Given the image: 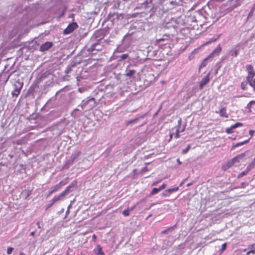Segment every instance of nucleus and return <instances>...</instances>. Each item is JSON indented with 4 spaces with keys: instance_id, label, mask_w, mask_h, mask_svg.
<instances>
[{
    "instance_id": "1",
    "label": "nucleus",
    "mask_w": 255,
    "mask_h": 255,
    "mask_svg": "<svg viewBox=\"0 0 255 255\" xmlns=\"http://www.w3.org/2000/svg\"><path fill=\"white\" fill-rule=\"evenodd\" d=\"M11 83L14 88L13 91L11 92V95L12 97H17L20 93L23 84L22 82L19 81L18 79L17 80H13L11 81Z\"/></svg>"
},
{
    "instance_id": "2",
    "label": "nucleus",
    "mask_w": 255,
    "mask_h": 255,
    "mask_svg": "<svg viewBox=\"0 0 255 255\" xmlns=\"http://www.w3.org/2000/svg\"><path fill=\"white\" fill-rule=\"evenodd\" d=\"M221 51V48L220 45H218L215 49L205 59H204L201 63L199 68H202L205 67L207 64V61L211 58L213 57L215 55H218Z\"/></svg>"
},
{
    "instance_id": "3",
    "label": "nucleus",
    "mask_w": 255,
    "mask_h": 255,
    "mask_svg": "<svg viewBox=\"0 0 255 255\" xmlns=\"http://www.w3.org/2000/svg\"><path fill=\"white\" fill-rule=\"evenodd\" d=\"M108 17L113 22H115L119 20L123 19L124 16L123 13L110 12L109 14Z\"/></svg>"
},
{
    "instance_id": "4",
    "label": "nucleus",
    "mask_w": 255,
    "mask_h": 255,
    "mask_svg": "<svg viewBox=\"0 0 255 255\" xmlns=\"http://www.w3.org/2000/svg\"><path fill=\"white\" fill-rule=\"evenodd\" d=\"M102 47V46L98 42H96L91 44L90 46L88 48V51L92 53V54H95V52H94L95 51L101 50Z\"/></svg>"
},
{
    "instance_id": "5",
    "label": "nucleus",
    "mask_w": 255,
    "mask_h": 255,
    "mask_svg": "<svg viewBox=\"0 0 255 255\" xmlns=\"http://www.w3.org/2000/svg\"><path fill=\"white\" fill-rule=\"evenodd\" d=\"M78 25L76 22H72L70 23L68 26L63 31L64 34H70L76 28H77Z\"/></svg>"
},
{
    "instance_id": "6",
    "label": "nucleus",
    "mask_w": 255,
    "mask_h": 255,
    "mask_svg": "<svg viewBox=\"0 0 255 255\" xmlns=\"http://www.w3.org/2000/svg\"><path fill=\"white\" fill-rule=\"evenodd\" d=\"M90 102H95V99L94 98H89L87 100H83L82 104L78 106V108L75 109V111H82L86 107L87 104Z\"/></svg>"
},
{
    "instance_id": "7",
    "label": "nucleus",
    "mask_w": 255,
    "mask_h": 255,
    "mask_svg": "<svg viewBox=\"0 0 255 255\" xmlns=\"http://www.w3.org/2000/svg\"><path fill=\"white\" fill-rule=\"evenodd\" d=\"M210 73L211 72H209L208 74L205 77H204L201 81L199 86L200 90H202L204 86L209 82V76Z\"/></svg>"
},
{
    "instance_id": "8",
    "label": "nucleus",
    "mask_w": 255,
    "mask_h": 255,
    "mask_svg": "<svg viewBox=\"0 0 255 255\" xmlns=\"http://www.w3.org/2000/svg\"><path fill=\"white\" fill-rule=\"evenodd\" d=\"M52 46V43L51 42H46L42 44L40 47V50L41 51H45L48 50Z\"/></svg>"
},
{
    "instance_id": "9",
    "label": "nucleus",
    "mask_w": 255,
    "mask_h": 255,
    "mask_svg": "<svg viewBox=\"0 0 255 255\" xmlns=\"http://www.w3.org/2000/svg\"><path fill=\"white\" fill-rule=\"evenodd\" d=\"M236 162L233 160V158L224 164L222 166V169L224 171H226L228 169L231 167Z\"/></svg>"
},
{
    "instance_id": "10",
    "label": "nucleus",
    "mask_w": 255,
    "mask_h": 255,
    "mask_svg": "<svg viewBox=\"0 0 255 255\" xmlns=\"http://www.w3.org/2000/svg\"><path fill=\"white\" fill-rule=\"evenodd\" d=\"M31 191L27 189H24L21 192V195L24 199L27 200L28 197L31 195Z\"/></svg>"
},
{
    "instance_id": "11",
    "label": "nucleus",
    "mask_w": 255,
    "mask_h": 255,
    "mask_svg": "<svg viewBox=\"0 0 255 255\" xmlns=\"http://www.w3.org/2000/svg\"><path fill=\"white\" fill-rule=\"evenodd\" d=\"M145 115H143L137 118H135L132 120L129 121L127 123V126H128L131 124H136L138 121H139L140 120L144 118Z\"/></svg>"
},
{
    "instance_id": "12",
    "label": "nucleus",
    "mask_w": 255,
    "mask_h": 255,
    "mask_svg": "<svg viewBox=\"0 0 255 255\" xmlns=\"http://www.w3.org/2000/svg\"><path fill=\"white\" fill-rule=\"evenodd\" d=\"M249 152V151H246L245 152L241 153L237 156L233 158V160L236 162H240L241 160L243 159L247 154Z\"/></svg>"
},
{
    "instance_id": "13",
    "label": "nucleus",
    "mask_w": 255,
    "mask_h": 255,
    "mask_svg": "<svg viewBox=\"0 0 255 255\" xmlns=\"http://www.w3.org/2000/svg\"><path fill=\"white\" fill-rule=\"evenodd\" d=\"M136 73V71L133 69H128V68L126 70L125 75L127 77H131L133 76Z\"/></svg>"
},
{
    "instance_id": "14",
    "label": "nucleus",
    "mask_w": 255,
    "mask_h": 255,
    "mask_svg": "<svg viewBox=\"0 0 255 255\" xmlns=\"http://www.w3.org/2000/svg\"><path fill=\"white\" fill-rule=\"evenodd\" d=\"M65 195L64 193L63 192L61 193L59 195L55 196L52 199L53 203H55L56 202L61 200Z\"/></svg>"
},
{
    "instance_id": "15",
    "label": "nucleus",
    "mask_w": 255,
    "mask_h": 255,
    "mask_svg": "<svg viewBox=\"0 0 255 255\" xmlns=\"http://www.w3.org/2000/svg\"><path fill=\"white\" fill-rule=\"evenodd\" d=\"M219 113L220 116L221 117H225V118H228V114L226 113V110L225 108H222L220 110V112H219Z\"/></svg>"
},
{
    "instance_id": "16",
    "label": "nucleus",
    "mask_w": 255,
    "mask_h": 255,
    "mask_svg": "<svg viewBox=\"0 0 255 255\" xmlns=\"http://www.w3.org/2000/svg\"><path fill=\"white\" fill-rule=\"evenodd\" d=\"M176 227V225H175L174 226H172V227H171L165 230H163V231L161 232V234H168L169 232H172L173 230H174V229H175Z\"/></svg>"
},
{
    "instance_id": "17",
    "label": "nucleus",
    "mask_w": 255,
    "mask_h": 255,
    "mask_svg": "<svg viewBox=\"0 0 255 255\" xmlns=\"http://www.w3.org/2000/svg\"><path fill=\"white\" fill-rule=\"evenodd\" d=\"M251 137H250L249 139H248V140H245L244 141H242V142H238L237 143H236V144H235V145H234L233 146V148H234L235 147H238V146H241L242 145H244L245 144H246L247 143H248L250 140Z\"/></svg>"
},
{
    "instance_id": "18",
    "label": "nucleus",
    "mask_w": 255,
    "mask_h": 255,
    "mask_svg": "<svg viewBox=\"0 0 255 255\" xmlns=\"http://www.w3.org/2000/svg\"><path fill=\"white\" fill-rule=\"evenodd\" d=\"M249 84V82H248V80H247V79L246 80V81H243L242 83H241V88L243 90H246L247 89V85Z\"/></svg>"
},
{
    "instance_id": "19",
    "label": "nucleus",
    "mask_w": 255,
    "mask_h": 255,
    "mask_svg": "<svg viewBox=\"0 0 255 255\" xmlns=\"http://www.w3.org/2000/svg\"><path fill=\"white\" fill-rule=\"evenodd\" d=\"M255 167V165L252 162L248 165L245 171H247V173H248L252 169H253Z\"/></svg>"
},
{
    "instance_id": "20",
    "label": "nucleus",
    "mask_w": 255,
    "mask_h": 255,
    "mask_svg": "<svg viewBox=\"0 0 255 255\" xmlns=\"http://www.w3.org/2000/svg\"><path fill=\"white\" fill-rule=\"evenodd\" d=\"M246 68H247V70L248 71V74H251V73H252L254 71V68H253V66L251 65H247Z\"/></svg>"
},
{
    "instance_id": "21",
    "label": "nucleus",
    "mask_w": 255,
    "mask_h": 255,
    "mask_svg": "<svg viewBox=\"0 0 255 255\" xmlns=\"http://www.w3.org/2000/svg\"><path fill=\"white\" fill-rule=\"evenodd\" d=\"M73 189H72L69 185L67 187L66 189L63 191V193L65 194V195H67L69 193L72 191Z\"/></svg>"
},
{
    "instance_id": "22",
    "label": "nucleus",
    "mask_w": 255,
    "mask_h": 255,
    "mask_svg": "<svg viewBox=\"0 0 255 255\" xmlns=\"http://www.w3.org/2000/svg\"><path fill=\"white\" fill-rule=\"evenodd\" d=\"M254 77H255V71L253 72L252 73H251L250 74H248V75L246 77L247 80H250V79H254Z\"/></svg>"
},
{
    "instance_id": "23",
    "label": "nucleus",
    "mask_w": 255,
    "mask_h": 255,
    "mask_svg": "<svg viewBox=\"0 0 255 255\" xmlns=\"http://www.w3.org/2000/svg\"><path fill=\"white\" fill-rule=\"evenodd\" d=\"M239 52V50L235 49L230 51V55L233 56H237Z\"/></svg>"
},
{
    "instance_id": "24",
    "label": "nucleus",
    "mask_w": 255,
    "mask_h": 255,
    "mask_svg": "<svg viewBox=\"0 0 255 255\" xmlns=\"http://www.w3.org/2000/svg\"><path fill=\"white\" fill-rule=\"evenodd\" d=\"M68 178L65 179L64 180H62L60 181L58 184L59 185L60 187L61 188L62 186L66 185L67 183Z\"/></svg>"
},
{
    "instance_id": "25",
    "label": "nucleus",
    "mask_w": 255,
    "mask_h": 255,
    "mask_svg": "<svg viewBox=\"0 0 255 255\" xmlns=\"http://www.w3.org/2000/svg\"><path fill=\"white\" fill-rule=\"evenodd\" d=\"M179 189L178 187H174V188H171L167 189V192H169V193H172L173 192L177 191Z\"/></svg>"
},
{
    "instance_id": "26",
    "label": "nucleus",
    "mask_w": 255,
    "mask_h": 255,
    "mask_svg": "<svg viewBox=\"0 0 255 255\" xmlns=\"http://www.w3.org/2000/svg\"><path fill=\"white\" fill-rule=\"evenodd\" d=\"M243 126V124L241 123H236L235 124L232 126V128H236L239 127H242Z\"/></svg>"
},
{
    "instance_id": "27",
    "label": "nucleus",
    "mask_w": 255,
    "mask_h": 255,
    "mask_svg": "<svg viewBox=\"0 0 255 255\" xmlns=\"http://www.w3.org/2000/svg\"><path fill=\"white\" fill-rule=\"evenodd\" d=\"M128 57V54H122L120 57V61L127 59Z\"/></svg>"
},
{
    "instance_id": "28",
    "label": "nucleus",
    "mask_w": 255,
    "mask_h": 255,
    "mask_svg": "<svg viewBox=\"0 0 255 255\" xmlns=\"http://www.w3.org/2000/svg\"><path fill=\"white\" fill-rule=\"evenodd\" d=\"M159 191H160V190L158 188H154L152 189L150 194L151 195H154V194L157 193L158 192H159Z\"/></svg>"
},
{
    "instance_id": "29",
    "label": "nucleus",
    "mask_w": 255,
    "mask_h": 255,
    "mask_svg": "<svg viewBox=\"0 0 255 255\" xmlns=\"http://www.w3.org/2000/svg\"><path fill=\"white\" fill-rule=\"evenodd\" d=\"M60 188V187L59 185H58V184H57L52 187V190L54 191V192H55L57 191V190H58Z\"/></svg>"
},
{
    "instance_id": "30",
    "label": "nucleus",
    "mask_w": 255,
    "mask_h": 255,
    "mask_svg": "<svg viewBox=\"0 0 255 255\" xmlns=\"http://www.w3.org/2000/svg\"><path fill=\"white\" fill-rule=\"evenodd\" d=\"M247 174H248V173L247 172V171H246L245 170L238 175V178H241L243 177L244 176H245L246 175H247Z\"/></svg>"
},
{
    "instance_id": "31",
    "label": "nucleus",
    "mask_w": 255,
    "mask_h": 255,
    "mask_svg": "<svg viewBox=\"0 0 255 255\" xmlns=\"http://www.w3.org/2000/svg\"><path fill=\"white\" fill-rule=\"evenodd\" d=\"M190 149V145H188L187 146V147L185 148V149H183L182 150V153L183 154H186V153L188 152V151H189V150Z\"/></svg>"
},
{
    "instance_id": "32",
    "label": "nucleus",
    "mask_w": 255,
    "mask_h": 255,
    "mask_svg": "<svg viewBox=\"0 0 255 255\" xmlns=\"http://www.w3.org/2000/svg\"><path fill=\"white\" fill-rule=\"evenodd\" d=\"M129 212H130L129 211V210H128V209H126V210H124V211H123L122 214H123V215L124 216H128V215H129Z\"/></svg>"
},
{
    "instance_id": "33",
    "label": "nucleus",
    "mask_w": 255,
    "mask_h": 255,
    "mask_svg": "<svg viewBox=\"0 0 255 255\" xmlns=\"http://www.w3.org/2000/svg\"><path fill=\"white\" fill-rule=\"evenodd\" d=\"M69 186L72 188H74L76 187L77 186V181L76 180L74 181L73 182H72L70 185Z\"/></svg>"
},
{
    "instance_id": "34",
    "label": "nucleus",
    "mask_w": 255,
    "mask_h": 255,
    "mask_svg": "<svg viewBox=\"0 0 255 255\" xmlns=\"http://www.w3.org/2000/svg\"><path fill=\"white\" fill-rule=\"evenodd\" d=\"M13 250L14 249L12 247H8L6 251L7 254L10 255L12 253Z\"/></svg>"
},
{
    "instance_id": "35",
    "label": "nucleus",
    "mask_w": 255,
    "mask_h": 255,
    "mask_svg": "<svg viewBox=\"0 0 255 255\" xmlns=\"http://www.w3.org/2000/svg\"><path fill=\"white\" fill-rule=\"evenodd\" d=\"M255 104V101H251L247 105V108L250 109H251L252 105Z\"/></svg>"
},
{
    "instance_id": "36",
    "label": "nucleus",
    "mask_w": 255,
    "mask_h": 255,
    "mask_svg": "<svg viewBox=\"0 0 255 255\" xmlns=\"http://www.w3.org/2000/svg\"><path fill=\"white\" fill-rule=\"evenodd\" d=\"M54 203H53L52 202V200H51L50 201V203L47 204L46 206H45V210H47L49 208H50L51 206H52L53 205V204H54Z\"/></svg>"
},
{
    "instance_id": "37",
    "label": "nucleus",
    "mask_w": 255,
    "mask_h": 255,
    "mask_svg": "<svg viewBox=\"0 0 255 255\" xmlns=\"http://www.w3.org/2000/svg\"><path fill=\"white\" fill-rule=\"evenodd\" d=\"M234 128H232V126L229 128H227L226 129V132L227 133H232L233 132V129Z\"/></svg>"
},
{
    "instance_id": "38",
    "label": "nucleus",
    "mask_w": 255,
    "mask_h": 255,
    "mask_svg": "<svg viewBox=\"0 0 255 255\" xmlns=\"http://www.w3.org/2000/svg\"><path fill=\"white\" fill-rule=\"evenodd\" d=\"M180 131H179V128H177L176 130V132H175V137L177 138L179 137V132Z\"/></svg>"
},
{
    "instance_id": "39",
    "label": "nucleus",
    "mask_w": 255,
    "mask_h": 255,
    "mask_svg": "<svg viewBox=\"0 0 255 255\" xmlns=\"http://www.w3.org/2000/svg\"><path fill=\"white\" fill-rule=\"evenodd\" d=\"M248 185V183L247 182H242L241 185V188H245Z\"/></svg>"
},
{
    "instance_id": "40",
    "label": "nucleus",
    "mask_w": 255,
    "mask_h": 255,
    "mask_svg": "<svg viewBox=\"0 0 255 255\" xmlns=\"http://www.w3.org/2000/svg\"><path fill=\"white\" fill-rule=\"evenodd\" d=\"M98 252L97 253V254L98 255H100V254H104V253L102 252V248L99 246H98Z\"/></svg>"
},
{
    "instance_id": "41",
    "label": "nucleus",
    "mask_w": 255,
    "mask_h": 255,
    "mask_svg": "<svg viewBox=\"0 0 255 255\" xmlns=\"http://www.w3.org/2000/svg\"><path fill=\"white\" fill-rule=\"evenodd\" d=\"M249 248L251 249V250H255V243L249 246Z\"/></svg>"
},
{
    "instance_id": "42",
    "label": "nucleus",
    "mask_w": 255,
    "mask_h": 255,
    "mask_svg": "<svg viewBox=\"0 0 255 255\" xmlns=\"http://www.w3.org/2000/svg\"><path fill=\"white\" fill-rule=\"evenodd\" d=\"M226 247H227V244L226 243H224L222 245V249H221V251L222 252H223L224 250H225L226 248Z\"/></svg>"
},
{
    "instance_id": "43",
    "label": "nucleus",
    "mask_w": 255,
    "mask_h": 255,
    "mask_svg": "<svg viewBox=\"0 0 255 255\" xmlns=\"http://www.w3.org/2000/svg\"><path fill=\"white\" fill-rule=\"evenodd\" d=\"M166 186V185L165 184H163L161 186H160L158 188L160 190V191H161L162 190L164 189Z\"/></svg>"
},
{
    "instance_id": "44",
    "label": "nucleus",
    "mask_w": 255,
    "mask_h": 255,
    "mask_svg": "<svg viewBox=\"0 0 255 255\" xmlns=\"http://www.w3.org/2000/svg\"><path fill=\"white\" fill-rule=\"evenodd\" d=\"M169 194V192H167V189L164 192L162 193V195L164 196H167Z\"/></svg>"
},
{
    "instance_id": "45",
    "label": "nucleus",
    "mask_w": 255,
    "mask_h": 255,
    "mask_svg": "<svg viewBox=\"0 0 255 255\" xmlns=\"http://www.w3.org/2000/svg\"><path fill=\"white\" fill-rule=\"evenodd\" d=\"M255 133V131L254 130H250L249 131V134H250V135L251 136V137H252L254 135V134Z\"/></svg>"
},
{
    "instance_id": "46",
    "label": "nucleus",
    "mask_w": 255,
    "mask_h": 255,
    "mask_svg": "<svg viewBox=\"0 0 255 255\" xmlns=\"http://www.w3.org/2000/svg\"><path fill=\"white\" fill-rule=\"evenodd\" d=\"M46 77V73L43 74L41 75L40 77V80H42L43 79H44Z\"/></svg>"
},
{
    "instance_id": "47",
    "label": "nucleus",
    "mask_w": 255,
    "mask_h": 255,
    "mask_svg": "<svg viewBox=\"0 0 255 255\" xmlns=\"http://www.w3.org/2000/svg\"><path fill=\"white\" fill-rule=\"evenodd\" d=\"M251 253L255 254V250H251L250 251H249V252H247V255H249Z\"/></svg>"
},
{
    "instance_id": "48",
    "label": "nucleus",
    "mask_w": 255,
    "mask_h": 255,
    "mask_svg": "<svg viewBox=\"0 0 255 255\" xmlns=\"http://www.w3.org/2000/svg\"><path fill=\"white\" fill-rule=\"evenodd\" d=\"M71 70V69L70 67H67L66 70H65V73L68 74V73H70Z\"/></svg>"
},
{
    "instance_id": "49",
    "label": "nucleus",
    "mask_w": 255,
    "mask_h": 255,
    "mask_svg": "<svg viewBox=\"0 0 255 255\" xmlns=\"http://www.w3.org/2000/svg\"><path fill=\"white\" fill-rule=\"evenodd\" d=\"M135 207V205H134V206H133L132 207H131L130 208H128V209L129 210V212H130L132 210H133L134 209Z\"/></svg>"
},
{
    "instance_id": "50",
    "label": "nucleus",
    "mask_w": 255,
    "mask_h": 255,
    "mask_svg": "<svg viewBox=\"0 0 255 255\" xmlns=\"http://www.w3.org/2000/svg\"><path fill=\"white\" fill-rule=\"evenodd\" d=\"M217 39V38H212L209 41H208L207 42V43H211L212 42H213V41H216V40Z\"/></svg>"
},
{
    "instance_id": "51",
    "label": "nucleus",
    "mask_w": 255,
    "mask_h": 255,
    "mask_svg": "<svg viewBox=\"0 0 255 255\" xmlns=\"http://www.w3.org/2000/svg\"><path fill=\"white\" fill-rule=\"evenodd\" d=\"M153 0H146V4L151 3L152 2Z\"/></svg>"
},
{
    "instance_id": "52",
    "label": "nucleus",
    "mask_w": 255,
    "mask_h": 255,
    "mask_svg": "<svg viewBox=\"0 0 255 255\" xmlns=\"http://www.w3.org/2000/svg\"><path fill=\"white\" fill-rule=\"evenodd\" d=\"M76 78H77V81H78V82L80 81L81 80V79H82V78L81 76H77Z\"/></svg>"
},
{
    "instance_id": "53",
    "label": "nucleus",
    "mask_w": 255,
    "mask_h": 255,
    "mask_svg": "<svg viewBox=\"0 0 255 255\" xmlns=\"http://www.w3.org/2000/svg\"><path fill=\"white\" fill-rule=\"evenodd\" d=\"M133 33V32H130V30H129L128 33L127 34V35H131Z\"/></svg>"
},
{
    "instance_id": "54",
    "label": "nucleus",
    "mask_w": 255,
    "mask_h": 255,
    "mask_svg": "<svg viewBox=\"0 0 255 255\" xmlns=\"http://www.w3.org/2000/svg\"><path fill=\"white\" fill-rule=\"evenodd\" d=\"M181 119H180L178 121V126H180V125H181Z\"/></svg>"
},
{
    "instance_id": "55",
    "label": "nucleus",
    "mask_w": 255,
    "mask_h": 255,
    "mask_svg": "<svg viewBox=\"0 0 255 255\" xmlns=\"http://www.w3.org/2000/svg\"><path fill=\"white\" fill-rule=\"evenodd\" d=\"M187 180V178L184 179L180 184V186H181L183 183H184L185 181Z\"/></svg>"
},
{
    "instance_id": "56",
    "label": "nucleus",
    "mask_w": 255,
    "mask_h": 255,
    "mask_svg": "<svg viewBox=\"0 0 255 255\" xmlns=\"http://www.w3.org/2000/svg\"><path fill=\"white\" fill-rule=\"evenodd\" d=\"M53 193H54V191L51 190V191H49V193H48V196H49V195H51V194H53Z\"/></svg>"
},
{
    "instance_id": "57",
    "label": "nucleus",
    "mask_w": 255,
    "mask_h": 255,
    "mask_svg": "<svg viewBox=\"0 0 255 255\" xmlns=\"http://www.w3.org/2000/svg\"><path fill=\"white\" fill-rule=\"evenodd\" d=\"M72 207V203H71L68 206V208H67V209L68 210H70V209Z\"/></svg>"
},
{
    "instance_id": "58",
    "label": "nucleus",
    "mask_w": 255,
    "mask_h": 255,
    "mask_svg": "<svg viewBox=\"0 0 255 255\" xmlns=\"http://www.w3.org/2000/svg\"><path fill=\"white\" fill-rule=\"evenodd\" d=\"M70 210H68L67 209V211L66 212V216L68 215V214L69 213L70 211H69Z\"/></svg>"
},
{
    "instance_id": "59",
    "label": "nucleus",
    "mask_w": 255,
    "mask_h": 255,
    "mask_svg": "<svg viewBox=\"0 0 255 255\" xmlns=\"http://www.w3.org/2000/svg\"><path fill=\"white\" fill-rule=\"evenodd\" d=\"M173 135V133H172V134H170V139H169V141L171 139V138H172V136Z\"/></svg>"
},
{
    "instance_id": "60",
    "label": "nucleus",
    "mask_w": 255,
    "mask_h": 255,
    "mask_svg": "<svg viewBox=\"0 0 255 255\" xmlns=\"http://www.w3.org/2000/svg\"><path fill=\"white\" fill-rule=\"evenodd\" d=\"M177 161L178 162L179 164H181V162L179 160V159H177Z\"/></svg>"
},
{
    "instance_id": "61",
    "label": "nucleus",
    "mask_w": 255,
    "mask_h": 255,
    "mask_svg": "<svg viewBox=\"0 0 255 255\" xmlns=\"http://www.w3.org/2000/svg\"><path fill=\"white\" fill-rule=\"evenodd\" d=\"M192 184H193V182L189 183L187 184V186L189 187V186H191V185H192Z\"/></svg>"
},
{
    "instance_id": "62",
    "label": "nucleus",
    "mask_w": 255,
    "mask_h": 255,
    "mask_svg": "<svg viewBox=\"0 0 255 255\" xmlns=\"http://www.w3.org/2000/svg\"><path fill=\"white\" fill-rule=\"evenodd\" d=\"M93 239H96V236L95 235H93L92 236Z\"/></svg>"
},
{
    "instance_id": "63",
    "label": "nucleus",
    "mask_w": 255,
    "mask_h": 255,
    "mask_svg": "<svg viewBox=\"0 0 255 255\" xmlns=\"http://www.w3.org/2000/svg\"><path fill=\"white\" fill-rule=\"evenodd\" d=\"M252 162L255 165V156Z\"/></svg>"
},
{
    "instance_id": "64",
    "label": "nucleus",
    "mask_w": 255,
    "mask_h": 255,
    "mask_svg": "<svg viewBox=\"0 0 255 255\" xmlns=\"http://www.w3.org/2000/svg\"><path fill=\"white\" fill-rule=\"evenodd\" d=\"M19 255H25V254L21 252Z\"/></svg>"
}]
</instances>
